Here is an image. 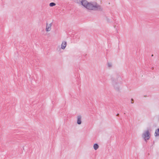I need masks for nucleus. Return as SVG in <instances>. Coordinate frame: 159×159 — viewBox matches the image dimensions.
Masks as SVG:
<instances>
[{
  "label": "nucleus",
  "instance_id": "1",
  "mask_svg": "<svg viewBox=\"0 0 159 159\" xmlns=\"http://www.w3.org/2000/svg\"><path fill=\"white\" fill-rule=\"evenodd\" d=\"M76 2L78 4H81L87 9L93 11H102V8L96 2H88L86 0H76Z\"/></svg>",
  "mask_w": 159,
  "mask_h": 159
},
{
  "label": "nucleus",
  "instance_id": "2",
  "mask_svg": "<svg viewBox=\"0 0 159 159\" xmlns=\"http://www.w3.org/2000/svg\"><path fill=\"white\" fill-rule=\"evenodd\" d=\"M111 79L112 84L115 90L117 91H119L120 87L118 81L121 79L120 75L117 74L113 75L111 76Z\"/></svg>",
  "mask_w": 159,
  "mask_h": 159
},
{
  "label": "nucleus",
  "instance_id": "3",
  "mask_svg": "<svg viewBox=\"0 0 159 159\" xmlns=\"http://www.w3.org/2000/svg\"><path fill=\"white\" fill-rule=\"evenodd\" d=\"M142 136L146 142H147V140H149L150 138V134L149 130H147L144 131L142 134Z\"/></svg>",
  "mask_w": 159,
  "mask_h": 159
},
{
  "label": "nucleus",
  "instance_id": "4",
  "mask_svg": "<svg viewBox=\"0 0 159 159\" xmlns=\"http://www.w3.org/2000/svg\"><path fill=\"white\" fill-rule=\"evenodd\" d=\"M52 24V23H51L49 24H48L47 23H46V30L47 32L51 30Z\"/></svg>",
  "mask_w": 159,
  "mask_h": 159
},
{
  "label": "nucleus",
  "instance_id": "5",
  "mask_svg": "<svg viewBox=\"0 0 159 159\" xmlns=\"http://www.w3.org/2000/svg\"><path fill=\"white\" fill-rule=\"evenodd\" d=\"M77 124L78 125H80L81 124V116L79 115L77 117Z\"/></svg>",
  "mask_w": 159,
  "mask_h": 159
},
{
  "label": "nucleus",
  "instance_id": "6",
  "mask_svg": "<svg viewBox=\"0 0 159 159\" xmlns=\"http://www.w3.org/2000/svg\"><path fill=\"white\" fill-rule=\"evenodd\" d=\"M66 42H65V41L64 42H63L61 45V48L62 49H64L65 48L66 46Z\"/></svg>",
  "mask_w": 159,
  "mask_h": 159
},
{
  "label": "nucleus",
  "instance_id": "7",
  "mask_svg": "<svg viewBox=\"0 0 159 159\" xmlns=\"http://www.w3.org/2000/svg\"><path fill=\"white\" fill-rule=\"evenodd\" d=\"M155 136H159V128L156 130L155 133Z\"/></svg>",
  "mask_w": 159,
  "mask_h": 159
},
{
  "label": "nucleus",
  "instance_id": "8",
  "mask_svg": "<svg viewBox=\"0 0 159 159\" xmlns=\"http://www.w3.org/2000/svg\"><path fill=\"white\" fill-rule=\"evenodd\" d=\"M99 146L97 144L95 143L93 145V148L95 150H97Z\"/></svg>",
  "mask_w": 159,
  "mask_h": 159
},
{
  "label": "nucleus",
  "instance_id": "9",
  "mask_svg": "<svg viewBox=\"0 0 159 159\" xmlns=\"http://www.w3.org/2000/svg\"><path fill=\"white\" fill-rule=\"evenodd\" d=\"M56 5L55 3L54 2H51L49 4V6L50 7H53Z\"/></svg>",
  "mask_w": 159,
  "mask_h": 159
},
{
  "label": "nucleus",
  "instance_id": "10",
  "mask_svg": "<svg viewBox=\"0 0 159 159\" xmlns=\"http://www.w3.org/2000/svg\"><path fill=\"white\" fill-rule=\"evenodd\" d=\"M108 66L109 67L111 68L112 66V64L111 63L108 62Z\"/></svg>",
  "mask_w": 159,
  "mask_h": 159
},
{
  "label": "nucleus",
  "instance_id": "11",
  "mask_svg": "<svg viewBox=\"0 0 159 159\" xmlns=\"http://www.w3.org/2000/svg\"><path fill=\"white\" fill-rule=\"evenodd\" d=\"M119 115V114L118 113L116 114V116H118Z\"/></svg>",
  "mask_w": 159,
  "mask_h": 159
},
{
  "label": "nucleus",
  "instance_id": "12",
  "mask_svg": "<svg viewBox=\"0 0 159 159\" xmlns=\"http://www.w3.org/2000/svg\"><path fill=\"white\" fill-rule=\"evenodd\" d=\"M131 100L132 102H133V99H131Z\"/></svg>",
  "mask_w": 159,
  "mask_h": 159
},
{
  "label": "nucleus",
  "instance_id": "13",
  "mask_svg": "<svg viewBox=\"0 0 159 159\" xmlns=\"http://www.w3.org/2000/svg\"><path fill=\"white\" fill-rule=\"evenodd\" d=\"M134 103V102H131V103Z\"/></svg>",
  "mask_w": 159,
  "mask_h": 159
},
{
  "label": "nucleus",
  "instance_id": "14",
  "mask_svg": "<svg viewBox=\"0 0 159 159\" xmlns=\"http://www.w3.org/2000/svg\"><path fill=\"white\" fill-rule=\"evenodd\" d=\"M151 56H152V57H153V54H152Z\"/></svg>",
  "mask_w": 159,
  "mask_h": 159
},
{
  "label": "nucleus",
  "instance_id": "15",
  "mask_svg": "<svg viewBox=\"0 0 159 159\" xmlns=\"http://www.w3.org/2000/svg\"><path fill=\"white\" fill-rule=\"evenodd\" d=\"M154 69V68H153V67H152V69Z\"/></svg>",
  "mask_w": 159,
  "mask_h": 159
}]
</instances>
